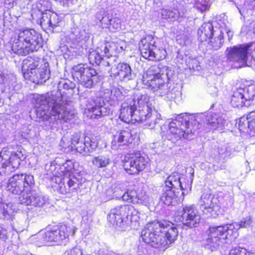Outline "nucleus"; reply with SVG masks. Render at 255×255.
<instances>
[{"instance_id":"nucleus-1","label":"nucleus","mask_w":255,"mask_h":255,"mask_svg":"<svg viewBox=\"0 0 255 255\" xmlns=\"http://www.w3.org/2000/svg\"><path fill=\"white\" fill-rule=\"evenodd\" d=\"M204 119L208 128L211 130H222L226 123L224 115L221 113L180 114L170 122L169 132L175 138H191L195 131L200 128L202 121Z\"/></svg>"},{"instance_id":"nucleus-2","label":"nucleus","mask_w":255,"mask_h":255,"mask_svg":"<svg viewBox=\"0 0 255 255\" xmlns=\"http://www.w3.org/2000/svg\"><path fill=\"white\" fill-rule=\"evenodd\" d=\"M36 105L37 117L49 121L51 127L58 128L75 117V110L69 108L58 91L39 96L36 99Z\"/></svg>"},{"instance_id":"nucleus-3","label":"nucleus","mask_w":255,"mask_h":255,"mask_svg":"<svg viewBox=\"0 0 255 255\" xmlns=\"http://www.w3.org/2000/svg\"><path fill=\"white\" fill-rule=\"evenodd\" d=\"M178 235L177 228L168 221H154L149 223L141 232V237L144 244L138 246L137 254L148 255V245L155 248H165L175 242Z\"/></svg>"},{"instance_id":"nucleus-4","label":"nucleus","mask_w":255,"mask_h":255,"mask_svg":"<svg viewBox=\"0 0 255 255\" xmlns=\"http://www.w3.org/2000/svg\"><path fill=\"white\" fill-rule=\"evenodd\" d=\"M154 100L147 95H140L135 100L127 99L121 105L119 118L126 123L146 122L145 126L152 128L158 120L152 114Z\"/></svg>"},{"instance_id":"nucleus-5","label":"nucleus","mask_w":255,"mask_h":255,"mask_svg":"<svg viewBox=\"0 0 255 255\" xmlns=\"http://www.w3.org/2000/svg\"><path fill=\"white\" fill-rule=\"evenodd\" d=\"M194 173L193 169H191L189 176L180 177L176 172L168 176L162 189L161 201L168 206L175 205L178 200L183 199L191 190Z\"/></svg>"},{"instance_id":"nucleus-6","label":"nucleus","mask_w":255,"mask_h":255,"mask_svg":"<svg viewBox=\"0 0 255 255\" xmlns=\"http://www.w3.org/2000/svg\"><path fill=\"white\" fill-rule=\"evenodd\" d=\"M12 51L20 56H25L38 51L42 46L39 33L33 29H19L11 39Z\"/></svg>"},{"instance_id":"nucleus-7","label":"nucleus","mask_w":255,"mask_h":255,"mask_svg":"<svg viewBox=\"0 0 255 255\" xmlns=\"http://www.w3.org/2000/svg\"><path fill=\"white\" fill-rule=\"evenodd\" d=\"M59 175H55L52 178V186L55 189L62 194L73 193L83 181V178L74 171V162L71 160H67L61 165H59Z\"/></svg>"},{"instance_id":"nucleus-8","label":"nucleus","mask_w":255,"mask_h":255,"mask_svg":"<svg viewBox=\"0 0 255 255\" xmlns=\"http://www.w3.org/2000/svg\"><path fill=\"white\" fill-rule=\"evenodd\" d=\"M126 94L123 88L114 87L111 91L106 90L101 97H96L87 107L88 116L91 119H99L109 115L110 110L106 107L105 101L111 105L118 104L125 99Z\"/></svg>"},{"instance_id":"nucleus-9","label":"nucleus","mask_w":255,"mask_h":255,"mask_svg":"<svg viewBox=\"0 0 255 255\" xmlns=\"http://www.w3.org/2000/svg\"><path fill=\"white\" fill-rule=\"evenodd\" d=\"M173 74L171 68L159 64L151 66L143 74L141 80L145 88L157 92L158 95L160 90L168 84L167 82Z\"/></svg>"},{"instance_id":"nucleus-10","label":"nucleus","mask_w":255,"mask_h":255,"mask_svg":"<svg viewBox=\"0 0 255 255\" xmlns=\"http://www.w3.org/2000/svg\"><path fill=\"white\" fill-rule=\"evenodd\" d=\"M76 228L72 225L62 224L47 227L37 235V245L40 247L48 243L59 244L66 242L70 235L75 233Z\"/></svg>"},{"instance_id":"nucleus-11","label":"nucleus","mask_w":255,"mask_h":255,"mask_svg":"<svg viewBox=\"0 0 255 255\" xmlns=\"http://www.w3.org/2000/svg\"><path fill=\"white\" fill-rule=\"evenodd\" d=\"M1 187L10 193L18 195L28 192L34 186L33 176L30 174H17L13 175L7 182L1 183Z\"/></svg>"},{"instance_id":"nucleus-12","label":"nucleus","mask_w":255,"mask_h":255,"mask_svg":"<svg viewBox=\"0 0 255 255\" xmlns=\"http://www.w3.org/2000/svg\"><path fill=\"white\" fill-rule=\"evenodd\" d=\"M71 72L73 79L86 88H92L99 80L96 70L85 64L74 66Z\"/></svg>"},{"instance_id":"nucleus-13","label":"nucleus","mask_w":255,"mask_h":255,"mask_svg":"<svg viewBox=\"0 0 255 255\" xmlns=\"http://www.w3.org/2000/svg\"><path fill=\"white\" fill-rule=\"evenodd\" d=\"M207 245L214 249H216L223 244H230L233 236L229 231V225L226 224L216 227H211L207 231Z\"/></svg>"},{"instance_id":"nucleus-14","label":"nucleus","mask_w":255,"mask_h":255,"mask_svg":"<svg viewBox=\"0 0 255 255\" xmlns=\"http://www.w3.org/2000/svg\"><path fill=\"white\" fill-rule=\"evenodd\" d=\"M114 196L117 198H122L123 200L133 204L148 206L150 198L146 192L141 189L128 190L124 193L121 187L115 186L113 189Z\"/></svg>"},{"instance_id":"nucleus-15","label":"nucleus","mask_w":255,"mask_h":255,"mask_svg":"<svg viewBox=\"0 0 255 255\" xmlns=\"http://www.w3.org/2000/svg\"><path fill=\"white\" fill-rule=\"evenodd\" d=\"M98 145L96 137L85 136L83 139H80V135L75 133L71 138V148H74L78 152L84 156L90 155L97 148Z\"/></svg>"},{"instance_id":"nucleus-16","label":"nucleus","mask_w":255,"mask_h":255,"mask_svg":"<svg viewBox=\"0 0 255 255\" xmlns=\"http://www.w3.org/2000/svg\"><path fill=\"white\" fill-rule=\"evenodd\" d=\"M128 158L125 162L124 168L129 174H137L148 165V158L142 156L139 152L130 153Z\"/></svg>"},{"instance_id":"nucleus-17","label":"nucleus","mask_w":255,"mask_h":255,"mask_svg":"<svg viewBox=\"0 0 255 255\" xmlns=\"http://www.w3.org/2000/svg\"><path fill=\"white\" fill-rule=\"evenodd\" d=\"M109 73L114 80L124 82L133 80L136 76L129 64L124 62L112 66Z\"/></svg>"},{"instance_id":"nucleus-18","label":"nucleus","mask_w":255,"mask_h":255,"mask_svg":"<svg viewBox=\"0 0 255 255\" xmlns=\"http://www.w3.org/2000/svg\"><path fill=\"white\" fill-rule=\"evenodd\" d=\"M7 148H3L0 152V170L1 172L9 173L18 168L20 161L25 158L21 152H12L11 153L9 160H5L1 158L2 155L6 153Z\"/></svg>"},{"instance_id":"nucleus-19","label":"nucleus","mask_w":255,"mask_h":255,"mask_svg":"<svg viewBox=\"0 0 255 255\" xmlns=\"http://www.w3.org/2000/svg\"><path fill=\"white\" fill-rule=\"evenodd\" d=\"M46 198L41 193L33 189V187L25 193H23L19 197V201L21 204L30 205L34 207H42L45 203Z\"/></svg>"},{"instance_id":"nucleus-20","label":"nucleus","mask_w":255,"mask_h":255,"mask_svg":"<svg viewBox=\"0 0 255 255\" xmlns=\"http://www.w3.org/2000/svg\"><path fill=\"white\" fill-rule=\"evenodd\" d=\"M249 46L248 45H239L227 49V58L230 61L241 64L240 67L244 66L247 60V55Z\"/></svg>"},{"instance_id":"nucleus-21","label":"nucleus","mask_w":255,"mask_h":255,"mask_svg":"<svg viewBox=\"0 0 255 255\" xmlns=\"http://www.w3.org/2000/svg\"><path fill=\"white\" fill-rule=\"evenodd\" d=\"M132 207L127 205L117 206L111 210L108 216V221L114 226L121 227L125 218H128Z\"/></svg>"},{"instance_id":"nucleus-22","label":"nucleus","mask_w":255,"mask_h":255,"mask_svg":"<svg viewBox=\"0 0 255 255\" xmlns=\"http://www.w3.org/2000/svg\"><path fill=\"white\" fill-rule=\"evenodd\" d=\"M217 199L211 194L204 193L202 195L199 202L200 209L207 217H213L218 209Z\"/></svg>"},{"instance_id":"nucleus-23","label":"nucleus","mask_w":255,"mask_h":255,"mask_svg":"<svg viewBox=\"0 0 255 255\" xmlns=\"http://www.w3.org/2000/svg\"><path fill=\"white\" fill-rule=\"evenodd\" d=\"M138 138L136 135H133L128 129L118 131L113 135L112 146L132 145L137 144Z\"/></svg>"},{"instance_id":"nucleus-24","label":"nucleus","mask_w":255,"mask_h":255,"mask_svg":"<svg viewBox=\"0 0 255 255\" xmlns=\"http://www.w3.org/2000/svg\"><path fill=\"white\" fill-rule=\"evenodd\" d=\"M181 215L182 223L189 227L196 226L200 220V216L193 205H186L183 207Z\"/></svg>"},{"instance_id":"nucleus-25","label":"nucleus","mask_w":255,"mask_h":255,"mask_svg":"<svg viewBox=\"0 0 255 255\" xmlns=\"http://www.w3.org/2000/svg\"><path fill=\"white\" fill-rule=\"evenodd\" d=\"M48 67V63L44 62L37 69L33 71V72H31V74H26L25 79H28L33 83L36 84H42L45 82L50 77V71Z\"/></svg>"},{"instance_id":"nucleus-26","label":"nucleus","mask_w":255,"mask_h":255,"mask_svg":"<svg viewBox=\"0 0 255 255\" xmlns=\"http://www.w3.org/2000/svg\"><path fill=\"white\" fill-rule=\"evenodd\" d=\"M88 59L91 64L99 65L101 64L103 66H111L113 64L110 56H106L104 49L98 48L95 50H90L89 52Z\"/></svg>"},{"instance_id":"nucleus-27","label":"nucleus","mask_w":255,"mask_h":255,"mask_svg":"<svg viewBox=\"0 0 255 255\" xmlns=\"http://www.w3.org/2000/svg\"><path fill=\"white\" fill-rule=\"evenodd\" d=\"M169 83L160 90L159 96L163 97L164 99L168 101H174L179 103L182 99V93L178 88L174 86L169 85Z\"/></svg>"},{"instance_id":"nucleus-28","label":"nucleus","mask_w":255,"mask_h":255,"mask_svg":"<svg viewBox=\"0 0 255 255\" xmlns=\"http://www.w3.org/2000/svg\"><path fill=\"white\" fill-rule=\"evenodd\" d=\"M139 48L141 56L145 59L150 60L155 48V41L151 36L142 39L139 43Z\"/></svg>"},{"instance_id":"nucleus-29","label":"nucleus","mask_w":255,"mask_h":255,"mask_svg":"<svg viewBox=\"0 0 255 255\" xmlns=\"http://www.w3.org/2000/svg\"><path fill=\"white\" fill-rule=\"evenodd\" d=\"M221 30L217 27L214 28L211 23H205L198 29V40L202 42L207 41L215 35H219Z\"/></svg>"},{"instance_id":"nucleus-30","label":"nucleus","mask_w":255,"mask_h":255,"mask_svg":"<svg viewBox=\"0 0 255 255\" xmlns=\"http://www.w3.org/2000/svg\"><path fill=\"white\" fill-rule=\"evenodd\" d=\"M238 128L242 132H248V129H250L255 133V111L250 112L247 117L240 119Z\"/></svg>"},{"instance_id":"nucleus-31","label":"nucleus","mask_w":255,"mask_h":255,"mask_svg":"<svg viewBox=\"0 0 255 255\" xmlns=\"http://www.w3.org/2000/svg\"><path fill=\"white\" fill-rule=\"evenodd\" d=\"M40 62V59L37 57L28 56L25 58L23 60L21 66V70L24 77L26 78V74H31V72L37 69Z\"/></svg>"},{"instance_id":"nucleus-32","label":"nucleus","mask_w":255,"mask_h":255,"mask_svg":"<svg viewBox=\"0 0 255 255\" xmlns=\"http://www.w3.org/2000/svg\"><path fill=\"white\" fill-rule=\"evenodd\" d=\"M86 38L85 31L80 30L79 29H75L70 33L68 37L70 46L73 48L83 47L85 44Z\"/></svg>"},{"instance_id":"nucleus-33","label":"nucleus","mask_w":255,"mask_h":255,"mask_svg":"<svg viewBox=\"0 0 255 255\" xmlns=\"http://www.w3.org/2000/svg\"><path fill=\"white\" fill-rule=\"evenodd\" d=\"M0 84H3L5 87H8L10 91L16 92L20 88L21 85L16 82V78L12 74L0 75Z\"/></svg>"},{"instance_id":"nucleus-34","label":"nucleus","mask_w":255,"mask_h":255,"mask_svg":"<svg viewBox=\"0 0 255 255\" xmlns=\"http://www.w3.org/2000/svg\"><path fill=\"white\" fill-rule=\"evenodd\" d=\"M253 223V218L251 216H247L243 218L239 222L229 224V231H231L233 236L241 228H249L252 226Z\"/></svg>"},{"instance_id":"nucleus-35","label":"nucleus","mask_w":255,"mask_h":255,"mask_svg":"<svg viewBox=\"0 0 255 255\" xmlns=\"http://www.w3.org/2000/svg\"><path fill=\"white\" fill-rule=\"evenodd\" d=\"M246 102L242 88H239L233 92L231 101V103L233 107H242L243 106L250 105V104H246Z\"/></svg>"},{"instance_id":"nucleus-36","label":"nucleus","mask_w":255,"mask_h":255,"mask_svg":"<svg viewBox=\"0 0 255 255\" xmlns=\"http://www.w3.org/2000/svg\"><path fill=\"white\" fill-rule=\"evenodd\" d=\"M15 208L11 203H4L0 198V218L12 219L14 214Z\"/></svg>"},{"instance_id":"nucleus-37","label":"nucleus","mask_w":255,"mask_h":255,"mask_svg":"<svg viewBox=\"0 0 255 255\" xmlns=\"http://www.w3.org/2000/svg\"><path fill=\"white\" fill-rule=\"evenodd\" d=\"M162 18L171 20H178L180 21V19L185 16V13L183 11H179L177 9H163L161 11Z\"/></svg>"},{"instance_id":"nucleus-38","label":"nucleus","mask_w":255,"mask_h":255,"mask_svg":"<svg viewBox=\"0 0 255 255\" xmlns=\"http://www.w3.org/2000/svg\"><path fill=\"white\" fill-rule=\"evenodd\" d=\"M125 47L123 45H120L118 44L113 43L111 44H107L104 48V53L106 56H110L112 59V62L114 63L116 60L115 56H113L114 53H118L122 52L125 49Z\"/></svg>"},{"instance_id":"nucleus-39","label":"nucleus","mask_w":255,"mask_h":255,"mask_svg":"<svg viewBox=\"0 0 255 255\" xmlns=\"http://www.w3.org/2000/svg\"><path fill=\"white\" fill-rule=\"evenodd\" d=\"M223 30H221L219 35H215L212 36L209 39V42H207L206 46L207 49L213 50H217L220 49L223 43Z\"/></svg>"},{"instance_id":"nucleus-40","label":"nucleus","mask_w":255,"mask_h":255,"mask_svg":"<svg viewBox=\"0 0 255 255\" xmlns=\"http://www.w3.org/2000/svg\"><path fill=\"white\" fill-rule=\"evenodd\" d=\"M92 162L94 166L98 168L105 167L111 162L110 156L108 154L99 155L95 156Z\"/></svg>"},{"instance_id":"nucleus-41","label":"nucleus","mask_w":255,"mask_h":255,"mask_svg":"<svg viewBox=\"0 0 255 255\" xmlns=\"http://www.w3.org/2000/svg\"><path fill=\"white\" fill-rule=\"evenodd\" d=\"M167 52L165 48L161 47L157 48L155 45L153 55L151 56L150 60L160 61L165 58Z\"/></svg>"},{"instance_id":"nucleus-42","label":"nucleus","mask_w":255,"mask_h":255,"mask_svg":"<svg viewBox=\"0 0 255 255\" xmlns=\"http://www.w3.org/2000/svg\"><path fill=\"white\" fill-rule=\"evenodd\" d=\"M246 101L255 100V85L242 88Z\"/></svg>"},{"instance_id":"nucleus-43","label":"nucleus","mask_w":255,"mask_h":255,"mask_svg":"<svg viewBox=\"0 0 255 255\" xmlns=\"http://www.w3.org/2000/svg\"><path fill=\"white\" fill-rule=\"evenodd\" d=\"M35 6L41 13L49 11L51 4L47 0H38L35 3Z\"/></svg>"},{"instance_id":"nucleus-44","label":"nucleus","mask_w":255,"mask_h":255,"mask_svg":"<svg viewBox=\"0 0 255 255\" xmlns=\"http://www.w3.org/2000/svg\"><path fill=\"white\" fill-rule=\"evenodd\" d=\"M50 11L41 13V17L40 19V24L43 29L49 28V16Z\"/></svg>"},{"instance_id":"nucleus-45","label":"nucleus","mask_w":255,"mask_h":255,"mask_svg":"<svg viewBox=\"0 0 255 255\" xmlns=\"http://www.w3.org/2000/svg\"><path fill=\"white\" fill-rule=\"evenodd\" d=\"M61 22V20L59 17V16L55 12L50 11L49 16V28L53 29L59 26V23Z\"/></svg>"},{"instance_id":"nucleus-46","label":"nucleus","mask_w":255,"mask_h":255,"mask_svg":"<svg viewBox=\"0 0 255 255\" xmlns=\"http://www.w3.org/2000/svg\"><path fill=\"white\" fill-rule=\"evenodd\" d=\"M75 87V84L69 80H63L58 84L59 89L63 88L65 90H72Z\"/></svg>"},{"instance_id":"nucleus-47","label":"nucleus","mask_w":255,"mask_h":255,"mask_svg":"<svg viewBox=\"0 0 255 255\" xmlns=\"http://www.w3.org/2000/svg\"><path fill=\"white\" fill-rule=\"evenodd\" d=\"M121 20L117 17L113 18L111 20V23L109 28L115 30H119L121 29Z\"/></svg>"},{"instance_id":"nucleus-48","label":"nucleus","mask_w":255,"mask_h":255,"mask_svg":"<svg viewBox=\"0 0 255 255\" xmlns=\"http://www.w3.org/2000/svg\"><path fill=\"white\" fill-rule=\"evenodd\" d=\"M194 7H196L201 12L208 10L209 8V5L206 0H204V2H202L197 0Z\"/></svg>"},{"instance_id":"nucleus-49","label":"nucleus","mask_w":255,"mask_h":255,"mask_svg":"<svg viewBox=\"0 0 255 255\" xmlns=\"http://www.w3.org/2000/svg\"><path fill=\"white\" fill-rule=\"evenodd\" d=\"M229 255H255V254L247 252L244 249L235 248L230 251Z\"/></svg>"},{"instance_id":"nucleus-50","label":"nucleus","mask_w":255,"mask_h":255,"mask_svg":"<svg viewBox=\"0 0 255 255\" xmlns=\"http://www.w3.org/2000/svg\"><path fill=\"white\" fill-rule=\"evenodd\" d=\"M218 156L217 157L218 159H225L230 154V152L228 150L227 148L225 146H221L219 148ZM216 158V157H215Z\"/></svg>"},{"instance_id":"nucleus-51","label":"nucleus","mask_w":255,"mask_h":255,"mask_svg":"<svg viewBox=\"0 0 255 255\" xmlns=\"http://www.w3.org/2000/svg\"><path fill=\"white\" fill-rule=\"evenodd\" d=\"M111 19H112V18H110V16L107 13L100 23L101 26L103 28L109 27Z\"/></svg>"},{"instance_id":"nucleus-52","label":"nucleus","mask_w":255,"mask_h":255,"mask_svg":"<svg viewBox=\"0 0 255 255\" xmlns=\"http://www.w3.org/2000/svg\"><path fill=\"white\" fill-rule=\"evenodd\" d=\"M67 255H87L84 254L83 251L80 247H75L72 248L68 253Z\"/></svg>"},{"instance_id":"nucleus-53","label":"nucleus","mask_w":255,"mask_h":255,"mask_svg":"<svg viewBox=\"0 0 255 255\" xmlns=\"http://www.w3.org/2000/svg\"><path fill=\"white\" fill-rule=\"evenodd\" d=\"M106 13L107 12H106L105 10H100V11L98 12L95 15L96 22H99L100 24Z\"/></svg>"},{"instance_id":"nucleus-54","label":"nucleus","mask_w":255,"mask_h":255,"mask_svg":"<svg viewBox=\"0 0 255 255\" xmlns=\"http://www.w3.org/2000/svg\"><path fill=\"white\" fill-rule=\"evenodd\" d=\"M7 231L2 226H0V239H5L7 237Z\"/></svg>"},{"instance_id":"nucleus-55","label":"nucleus","mask_w":255,"mask_h":255,"mask_svg":"<svg viewBox=\"0 0 255 255\" xmlns=\"http://www.w3.org/2000/svg\"><path fill=\"white\" fill-rule=\"evenodd\" d=\"M57 1L59 2L62 5L69 6L70 4L74 3V0H56Z\"/></svg>"},{"instance_id":"nucleus-56","label":"nucleus","mask_w":255,"mask_h":255,"mask_svg":"<svg viewBox=\"0 0 255 255\" xmlns=\"http://www.w3.org/2000/svg\"><path fill=\"white\" fill-rule=\"evenodd\" d=\"M250 205L253 210L255 211V193L252 194L250 197Z\"/></svg>"},{"instance_id":"nucleus-57","label":"nucleus","mask_w":255,"mask_h":255,"mask_svg":"<svg viewBox=\"0 0 255 255\" xmlns=\"http://www.w3.org/2000/svg\"><path fill=\"white\" fill-rule=\"evenodd\" d=\"M225 31L228 35L229 40H230L231 39H232V38L233 36V35H234L233 32L229 29H225Z\"/></svg>"},{"instance_id":"nucleus-58","label":"nucleus","mask_w":255,"mask_h":255,"mask_svg":"<svg viewBox=\"0 0 255 255\" xmlns=\"http://www.w3.org/2000/svg\"><path fill=\"white\" fill-rule=\"evenodd\" d=\"M245 2V0H236L235 3L236 4L241 5L242 4H244Z\"/></svg>"},{"instance_id":"nucleus-59","label":"nucleus","mask_w":255,"mask_h":255,"mask_svg":"<svg viewBox=\"0 0 255 255\" xmlns=\"http://www.w3.org/2000/svg\"><path fill=\"white\" fill-rule=\"evenodd\" d=\"M97 255H106V252L103 249H100L98 251Z\"/></svg>"},{"instance_id":"nucleus-60","label":"nucleus","mask_w":255,"mask_h":255,"mask_svg":"<svg viewBox=\"0 0 255 255\" xmlns=\"http://www.w3.org/2000/svg\"><path fill=\"white\" fill-rule=\"evenodd\" d=\"M185 3H188V4H193V6L195 4V3L196 2L197 0H185Z\"/></svg>"},{"instance_id":"nucleus-61","label":"nucleus","mask_w":255,"mask_h":255,"mask_svg":"<svg viewBox=\"0 0 255 255\" xmlns=\"http://www.w3.org/2000/svg\"><path fill=\"white\" fill-rule=\"evenodd\" d=\"M251 27H253V33L255 34V22H253L251 24Z\"/></svg>"},{"instance_id":"nucleus-62","label":"nucleus","mask_w":255,"mask_h":255,"mask_svg":"<svg viewBox=\"0 0 255 255\" xmlns=\"http://www.w3.org/2000/svg\"><path fill=\"white\" fill-rule=\"evenodd\" d=\"M4 141V138H3L1 132L0 131V145Z\"/></svg>"},{"instance_id":"nucleus-63","label":"nucleus","mask_w":255,"mask_h":255,"mask_svg":"<svg viewBox=\"0 0 255 255\" xmlns=\"http://www.w3.org/2000/svg\"><path fill=\"white\" fill-rule=\"evenodd\" d=\"M246 28H247V26H243L242 28V32H244V31H245L246 30Z\"/></svg>"},{"instance_id":"nucleus-64","label":"nucleus","mask_w":255,"mask_h":255,"mask_svg":"<svg viewBox=\"0 0 255 255\" xmlns=\"http://www.w3.org/2000/svg\"><path fill=\"white\" fill-rule=\"evenodd\" d=\"M10 1L9 2V4H10L11 3H13L14 2V0H9Z\"/></svg>"}]
</instances>
